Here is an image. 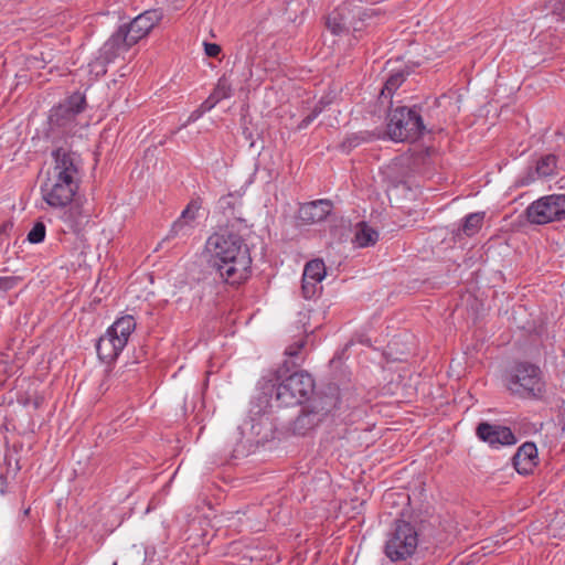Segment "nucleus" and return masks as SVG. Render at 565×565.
<instances>
[{
  "label": "nucleus",
  "instance_id": "f257e3e1",
  "mask_svg": "<svg viewBox=\"0 0 565 565\" xmlns=\"http://www.w3.org/2000/svg\"><path fill=\"white\" fill-rule=\"evenodd\" d=\"M207 268L223 281L235 285L250 274L252 257L244 238L223 230L209 236L205 243Z\"/></svg>",
  "mask_w": 565,
  "mask_h": 565
},
{
  "label": "nucleus",
  "instance_id": "f03ea898",
  "mask_svg": "<svg viewBox=\"0 0 565 565\" xmlns=\"http://www.w3.org/2000/svg\"><path fill=\"white\" fill-rule=\"evenodd\" d=\"M258 386L267 405L273 407L274 401L277 407H289L309 399L315 390V382L309 373L291 369L289 362L284 361L269 376H264Z\"/></svg>",
  "mask_w": 565,
  "mask_h": 565
},
{
  "label": "nucleus",
  "instance_id": "7ed1b4c3",
  "mask_svg": "<svg viewBox=\"0 0 565 565\" xmlns=\"http://www.w3.org/2000/svg\"><path fill=\"white\" fill-rule=\"evenodd\" d=\"M508 391L520 398L537 399L545 392L542 370L533 363L515 362L504 375Z\"/></svg>",
  "mask_w": 565,
  "mask_h": 565
},
{
  "label": "nucleus",
  "instance_id": "20e7f679",
  "mask_svg": "<svg viewBox=\"0 0 565 565\" xmlns=\"http://www.w3.org/2000/svg\"><path fill=\"white\" fill-rule=\"evenodd\" d=\"M386 120V134L393 141H416L426 132L418 106L391 107Z\"/></svg>",
  "mask_w": 565,
  "mask_h": 565
},
{
  "label": "nucleus",
  "instance_id": "39448f33",
  "mask_svg": "<svg viewBox=\"0 0 565 565\" xmlns=\"http://www.w3.org/2000/svg\"><path fill=\"white\" fill-rule=\"evenodd\" d=\"M418 542V531L414 524L395 520L387 533L384 553L392 562L406 561L416 553Z\"/></svg>",
  "mask_w": 565,
  "mask_h": 565
},
{
  "label": "nucleus",
  "instance_id": "423d86ee",
  "mask_svg": "<svg viewBox=\"0 0 565 565\" xmlns=\"http://www.w3.org/2000/svg\"><path fill=\"white\" fill-rule=\"evenodd\" d=\"M81 181L47 174L41 185L43 200L53 209L65 210L76 198Z\"/></svg>",
  "mask_w": 565,
  "mask_h": 565
},
{
  "label": "nucleus",
  "instance_id": "0eeeda50",
  "mask_svg": "<svg viewBox=\"0 0 565 565\" xmlns=\"http://www.w3.org/2000/svg\"><path fill=\"white\" fill-rule=\"evenodd\" d=\"M375 14V10L363 8L352 0H347L327 15L326 26L333 35H342L350 32L355 18H372Z\"/></svg>",
  "mask_w": 565,
  "mask_h": 565
},
{
  "label": "nucleus",
  "instance_id": "6e6552de",
  "mask_svg": "<svg viewBox=\"0 0 565 565\" xmlns=\"http://www.w3.org/2000/svg\"><path fill=\"white\" fill-rule=\"evenodd\" d=\"M526 220L532 224H547L565 220V194L540 198L525 210Z\"/></svg>",
  "mask_w": 565,
  "mask_h": 565
},
{
  "label": "nucleus",
  "instance_id": "1a4fd4ad",
  "mask_svg": "<svg viewBox=\"0 0 565 565\" xmlns=\"http://www.w3.org/2000/svg\"><path fill=\"white\" fill-rule=\"evenodd\" d=\"M51 156L53 159V166L47 174L81 181V154L76 151H73L67 142H64L61 146H55Z\"/></svg>",
  "mask_w": 565,
  "mask_h": 565
},
{
  "label": "nucleus",
  "instance_id": "9d476101",
  "mask_svg": "<svg viewBox=\"0 0 565 565\" xmlns=\"http://www.w3.org/2000/svg\"><path fill=\"white\" fill-rule=\"evenodd\" d=\"M86 107L85 96L81 93H74L64 103L51 109L49 120L51 126L64 128L71 125L76 116L84 111Z\"/></svg>",
  "mask_w": 565,
  "mask_h": 565
},
{
  "label": "nucleus",
  "instance_id": "9b49d317",
  "mask_svg": "<svg viewBox=\"0 0 565 565\" xmlns=\"http://www.w3.org/2000/svg\"><path fill=\"white\" fill-rule=\"evenodd\" d=\"M333 402L329 406L319 407L316 404H310L303 408L292 423V431L296 435L305 436L310 430L316 428L327 415L331 413Z\"/></svg>",
  "mask_w": 565,
  "mask_h": 565
},
{
  "label": "nucleus",
  "instance_id": "f8f14e48",
  "mask_svg": "<svg viewBox=\"0 0 565 565\" xmlns=\"http://www.w3.org/2000/svg\"><path fill=\"white\" fill-rule=\"evenodd\" d=\"M477 437L491 447L510 446L516 443L513 431L501 425L481 422L476 428Z\"/></svg>",
  "mask_w": 565,
  "mask_h": 565
},
{
  "label": "nucleus",
  "instance_id": "ddd939ff",
  "mask_svg": "<svg viewBox=\"0 0 565 565\" xmlns=\"http://www.w3.org/2000/svg\"><path fill=\"white\" fill-rule=\"evenodd\" d=\"M136 43L129 34V30L122 24L114 32L110 38L99 49L106 61H115L122 53L128 52Z\"/></svg>",
  "mask_w": 565,
  "mask_h": 565
},
{
  "label": "nucleus",
  "instance_id": "4468645a",
  "mask_svg": "<svg viewBox=\"0 0 565 565\" xmlns=\"http://www.w3.org/2000/svg\"><path fill=\"white\" fill-rule=\"evenodd\" d=\"M163 18V12L160 9L147 10L129 23L122 24L129 30V34L134 38V41L138 43L140 40L146 38L152 29L159 24Z\"/></svg>",
  "mask_w": 565,
  "mask_h": 565
},
{
  "label": "nucleus",
  "instance_id": "2eb2a0df",
  "mask_svg": "<svg viewBox=\"0 0 565 565\" xmlns=\"http://www.w3.org/2000/svg\"><path fill=\"white\" fill-rule=\"evenodd\" d=\"M557 157L554 153H547L540 157L534 167H530L526 174L518 181L519 185H527L537 178H547L556 173Z\"/></svg>",
  "mask_w": 565,
  "mask_h": 565
},
{
  "label": "nucleus",
  "instance_id": "dca6fc26",
  "mask_svg": "<svg viewBox=\"0 0 565 565\" xmlns=\"http://www.w3.org/2000/svg\"><path fill=\"white\" fill-rule=\"evenodd\" d=\"M512 463L520 475H529L537 465V448L534 443L526 441L520 446L512 457Z\"/></svg>",
  "mask_w": 565,
  "mask_h": 565
},
{
  "label": "nucleus",
  "instance_id": "f3484780",
  "mask_svg": "<svg viewBox=\"0 0 565 565\" xmlns=\"http://www.w3.org/2000/svg\"><path fill=\"white\" fill-rule=\"evenodd\" d=\"M332 203L329 200H317L300 205L298 217L307 224L318 223L331 213Z\"/></svg>",
  "mask_w": 565,
  "mask_h": 565
},
{
  "label": "nucleus",
  "instance_id": "a211bd4d",
  "mask_svg": "<svg viewBox=\"0 0 565 565\" xmlns=\"http://www.w3.org/2000/svg\"><path fill=\"white\" fill-rule=\"evenodd\" d=\"M124 348L125 347L121 344L120 340L108 331L99 338L96 344L98 358L107 364L114 362Z\"/></svg>",
  "mask_w": 565,
  "mask_h": 565
},
{
  "label": "nucleus",
  "instance_id": "6ab92c4d",
  "mask_svg": "<svg viewBox=\"0 0 565 565\" xmlns=\"http://www.w3.org/2000/svg\"><path fill=\"white\" fill-rule=\"evenodd\" d=\"M64 211L62 218L70 230L76 232L82 226L84 220L89 217V211L85 210L79 201V198H74L73 202L68 204Z\"/></svg>",
  "mask_w": 565,
  "mask_h": 565
},
{
  "label": "nucleus",
  "instance_id": "aec40b11",
  "mask_svg": "<svg viewBox=\"0 0 565 565\" xmlns=\"http://www.w3.org/2000/svg\"><path fill=\"white\" fill-rule=\"evenodd\" d=\"M484 212H476L466 215L461 225L454 231V238L460 241L462 236L471 237L476 235L482 226Z\"/></svg>",
  "mask_w": 565,
  "mask_h": 565
},
{
  "label": "nucleus",
  "instance_id": "412c9836",
  "mask_svg": "<svg viewBox=\"0 0 565 565\" xmlns=\"http://www.w3.org/2000/svg\"><path fill=\"white\" fill-rule=\"evenodd\" d=\"M136 328V321L132 316H124L117 319L107 331L120 340L124 347L127 345L128 340Z\"/></svg>",
  "mask_w": 565,
  "mask_h": 565
},
{
  "label": "nucleus",
  "instance_id": "4be33fe9",
  "mask_svg": "<svg viewBox=\"0 0 565 565\" xmlns=\"http://www.w3.org/2000/svg\"><path fill=\"white\" fill-rule=\"evenodd\" d=\"M379 241V233L373 227L369 226L365 222L356 224L354 242L360 247L374 245Z\"/></svg>",
  "mask_w": 565,
  "mask_h": 565
},
{
  "label": "nucleus",
  "instance_id": "5701e85b",
  "mask_svg": "<svg viewBox=\"0 0 565 565\" xmlns=\"http://www.w3.org/2000/svg\"><path fill=\"white\" fill-rule=\"evenodd\" d=\"M408 74L409 73L406 70H398L396 72L391 73L384 83V86L380 94V98L392 97L393 93L397 88H399L401 85L405 82Z\"/></svg>",
  "mask_w": 565,
  "mask_h": 565
},
{
  "label": "nucleus",
  "instance_id": "b1692460",
  "mask_svg": "<svg viewBox=\"0 0 565 565\" xmlns=\"http://www.w3.org/2000/svg\"><path fill=\"white\" fill-rule=\"evenodd\" d=\"M303 277L315 281H322L326 277V265L322 259H312L308 262L303 269Z\"/></svg>",
  "mask_w": 565,
  "mask_h": 565
},
{
  "label": "nucleus",
  "instance_id": "393cba45",
  "mask_svg": "<svg viewBox=\"0 0 565 565\" xmlns=\"http://www.w3.org/2000/svg\"><path fill=\"white\" fill-rule=\"evenodd\" d=\"M307 340L305 337L296 340L294 343L288 345L285 350V354L289 358V366L296 369L300 365L301 358L299 356L301 350L306 347Z\"/></svg>",
  "mask_w": 565,
  "mask_h": 565
},
{
  "label": "nucleus",
  "instance_id": "a878e982",
  "mask_svg": "<svg viewBox=\"0 0 565 565\" xmlns=\"http://www.w3.org/2000/svg\"><path fill=\"white\" fill-rule=\"evenodd\" d=\"M194 224H190L185 220L178 218L171 226L170 233L167 238L171 237H188L192 234Z\"/></svg>",
  "mask_w": 565,
  "mask_h": 565
},
{
  "label": "nucleus",
  "instance_id": "bb28decb",
  "mask_svg": "<svg viewBox=\"0 0 565 565\" xmlns=\"http://www.w3.org/2000/svg\"><path fill=\"white\" fill-rule=\"evenodd\" d=\"M211 94L218 102H221L222 99H225V98H228V97L232 96V85H231V82L228 81V78L225 75L220 77V79H218V82L216 84V87L214 88V90Z\"/></svg>",
  "mask_w": 565,
  "mask_h": 565
},
{
  "label": "nucleus",
  "instance_id": "cd10ccee",
  "mask_svg": "<svg viewBox=\"0 0 565 565\" xmlns=\"http://www.w3.org/2000/svg\"><path fill=\"white\" fill-rule=\"evenodd\" d=\"M46 226L42 221H36L28 233L26 239L31 244H40L45 239Z\"/></svg>",
  "mask_w": 565,
  "mask_h": 565
},
{
  "label": "nucleus",
  "instance_id": "c85d7f7f",
  "mask_svg": "<svg viewBox=\"0 0 565 565\" xmlns=\"http://www.w3.org/2000/svg\"><path fill=\"white\" fill-rule=\"evenodd\" d=\"M11 468V457L0 451V492L4 493L7 479Z\"/></svg>",
  "mask_w": 565,
  "mask_h": 565
},
{
  "label": "nucleus",
  "instance_id": "c756f323",
  "mask_svg": "<svg viewBox=\"0 0 565 565\" xmlns=\"http://www.w3.org/2000/svg\"><path fill=\"white\" fill-rule=\"evenodd\" d=\"M320 281H315L302 276L301 291L306 299H312L321 289Z\"/></svg>",
  "mask_w": 565,
  "mask_h": 565
},
{
  "label": "nucleus",
  "instance_id": "7c9ffc66",
  "mask_svg": "<svg viewBox=\"0 0 565 565\" xmlns=\"http://www.w3.org/2000/svg\"><path fill=\"white\" fill-rule=\"evenodd\" d=\"M329 390L331 391V395L318 396L310 404H316L319 407H321V406H329L330 402L332 401L333 405L331 407V412L333 409H335L338 407V404H339V397L337 396V388L335 387H330Z\"/></svg>",
  "mask_w": 565,
  "mask_h": 565
},
{
  "label": "nucleus",
  "instance_id": "2f4dec72",
  "mask_svg": "<svg viewBox=\"0 0 565 565\" xmlns=\"http://www.w3.org/2000/svg\"><path fill=\"white\" fill-rule=\"evenodd\" d=\"M21 280L20 276H0V296L14 289Z\"/></svg>",
  "mask_w": 565,
  "mask_h": 565
},
{
  "label": "nucleus",
  "instance_id": "473e14b6",
  "mask_svg": "<svg viewBox=\"0 0 565 565\" xmlns=\"http://www.w3.org/2000/svg\"><path fill=\"white\" fill-rule=\"evenodd\" d=\"M113 63V61H106L103 57V52L99 50L98 56L89 63L90 72H95L96 75H104L107 72L106 66Z\"/></svg>",
  "mask_w": 565,
  "mask_h": 565
},
{
  "label": "nucleus",
  "instance_id": "72a5a7b5",
  "mask_svg": "<svg viewBox=\"0 0 565 565\" xmlns=\"http://www.w3.org/2000/svg\"><path fill=\"white\" fill-rule=\"evenodd\" d=\"M199 210H200V204L196 201H191L186 205V207L182 211V213L179 217L182 220H185L190 224H194Z\"/></svg>",
  "mask_w": 565,
  "mask_h": 565
},
{
  "label": "nucleus",
  "instance_id": "f704fd0d",
  "mask_svg": "<svg viewBox=\"0 0 565 565\" xmlns=\"http://www.w3.org/2000/svg\"><path fill=\"white\" fill-rule=\"evenodd\" d=\"M552 13L565 21V0H550Z\"/></svg>",
  "mask_w": 565,
  "mask_h": 565
},
{
  "label": "nucleus",
  "instance_id": "c9c22d12",
  "mask_svg": "<svg viewBox=\"0 0 565 565\" xmlns=\"http://www.w3.org/2000/svg\"><path fill=\"white\" fill-rule=\"evenodd\" d=\"M321 114L320 107H313L310 114H308L299 124L298 129H306L319 115Z\"/></svg>",
  "mask_w": 565,
  "mask_h": 565
},
{
  "label": "nucleus",
  "instance_id": "e433bc0d",
  "mask_svg": "<svg viewBox=\"0 0 565 565\" xmlns=\"http://www.w3.org/2000/svg\"><path fill=\"white\" fill-rule=\"evenodd\" d=\"M369 18H363V19H359V18H355L354 19V23H352L351 25V30L352 33H353V36L355 39H358L361 34V32L364 30V28L366 26V24L364 23L365 20H367Z\"/></svg>",
  "mask_w": 565,
  "mask_h": 565
},
{
  "label": "nucleus",
  "instance_id": "4c0bfd02",
  "mask_svg": "<svg viewBox=\"0 0 565 565\" xmlns=\"http://www.w3.org/2000/svg\"><path fill=\"white\" fill-rule=\"evenodd\" d=\"M221 51L222 50L218 44L204 42V52L209 57H217Z\"/></svg>",
  "mask_w": 565,
  "mask_h": 565
},
{
  "label": "nucleus",
  "instance_id": "58836bf2",
  "mask_svg": "<svg viewBox=\"0 0 565 565\" xmlns=\"http://www.w3.org/2000/svg\"><path fill=\"white\" fill-rule=\"evenodd\" d=\"M235 203H236V198L233 194H228L226 196H223L220 200L221 207L224 211H226V210H234Z\"/></svg>",
  "mask_w": 565,
  "mask_h": 565
},
{
  "label": "nucleus",
  "instance_id": "ea45409f",
  "mask_svg": "<svg viewBox=\"0 0 565 565\" xmlns=\"http://www.w3.org/2000/svg\"><path fill=\"white\" fill-rule=\"evenodd\" d=\"M218 103V100H216V98L211 94L201 105H200V108L203 109V111H209L211 110L212 108L215 107V105Z\"/></svg>",
  "mask_w": 565,
  "mask_h": 565
},
{
  "label": "nucleus",
  "instance_id": "a19ab883",
  "mask_svg": "<svg viewBox=\"0 0 565 565\" xmlns=\"http://www.w3.org/2000/svg\"><path fill=\"white\" fill-rule=\"evenodd\" d=\"M245 456H247V452L244 450V447L241 445H237V447L234 448V450H233L232 458L238 459V458H242Z\"/></svg>",
  "mask_w": 565,
  "mask_h": 565
},
{
  "label": "nucleus",
  "instance_id": "79ce46f5",
  "mask_svg": "<svg viewBox=\"0 0 565 565\" xmlns=\"http://www.w3.org/2000/svg\"><path fill=\"white\" fill-rule=\"evenodd\" d=\"M203 114H204L203 109L199 107L198 109H195L194 111L191 113V115L188 118L186 124L198 120Z\"/></svg>",
  "mask_w": 565,
  "mask_h": 565
},
{
  "label": "nucleus",
  "instance_id": "37998d69",
  "mask_svg": "<svg viewBox=\"0 0 565 565\" xmlns=\"http://www.w3.org/2000/svg\"><path fill=\"white\" fill-rule=\"evenodd\" d=\"M13 228V223L11 222H4L1 226H0V236L1 235H7L11 230Z\"/></svg>",
  "mask_w": 565,
  "mask_h": 565
},
{
  "label": "nucleus",
  "instance_id": "c03bdc74",
  "mask_svg": "<svg viewBox=\"0 0 565 565\" xmlns=\"http://www.w3.org/2000/svg\"><path fill=\"white\" fill-rule=\"evenodd\" d=\"M329 100H327L326 98H321L316 105L315 107H320L321 108V111L326 108L327 105H329Z\"/></svg>",
  "mask_w": 565,
  "mask_h": 565
}]
</instances>
